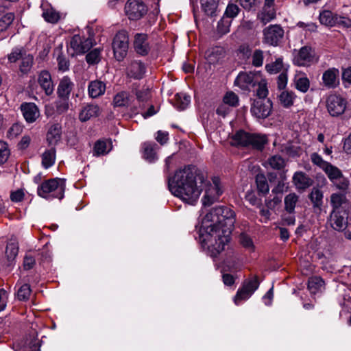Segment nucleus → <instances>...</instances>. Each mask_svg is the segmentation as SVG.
Returning <instances> with one entry per match:
<instances>
[{
	"mask_svg": "<svg viewBox=\"0 0 351 351\" xmlns=\"http://www.w3.org/2000/svg\"><path fill=\"white\" fill-rule=\"evenodd\" d=\"M240 242L244 247L253 250L254 243L252 239L248 235L241 234L240 235Z\"/></svg>",
	"mask_w": 351,
	"mask_h": 351,
	"instance_id": "nucleus-62",
	"label": "nucleus"
},
{
	"mask_svg": "<svg viewBox=\"0 0 351 351\" xmlns=\"http://www.w3.org/2000/svg\"><path fill=\"white\" fill-rule=\"evenodd\" d=\"M268 164L274 169H281L285 166V161L281 156L276 155L269 158Z\"/></svg>",
	"mask_w": 351,
	"mask_h": 351,
	"instance_id": "nucleus-51",
	"label": "nucleus"
},
{
	"mask_svg": "<svg viewBox=\"0 0 351 351\" xmlns=\"http://www.w3.org/2000/svg\"><path fill=\"white\" fill-rule=\"evenodd\" d=\"M202 8L204 12L209 16H213L217 8L216 0H202Z\"/></svg>",
	"mask_w": 351,
	"mask_h": 351,
	"instance_id": "nucleus-41",
	"label": "nucleus"
},
{
	"mask_svg": "<svg viewBox=\"0 0 351 351\" xmlns=\"http://www.w3.org/2000/svg\"><path fill=\"white\" fill-rule=\"evenodd\" d=\"M112 149V143L106 141H97L94 146L93 155L101 156L108 154Z\"/></svg>",
	"mask_w": 351,
	"mask_h": 351,
	"instance_id": "nucleus-34",
	"label": "nucleus"
},
{
	"mask_svg": "<svg viewBox=\"0 0 351 351\" xmlns=\"http://www.w3.org/2000/svg\"><path fill=\"white\" fill-rule=\"evenodd\" d=\"M336 16L337 14H334L330 10H324L320 12L319 19L321 24L326 26L334 27L336 26Z\"/></svg>",
	"mask_w": 351,
	"mask_h": 351,
	"instance_id": "nucleus-33",
	"label": "nucleus"
},
{
	"mask_svg": "<svg viewBox=\"0 0 351 351\" xmlns=\"http://www.w3.org/2000/svg\"><path fill=\"white\" fill-rule=\"evenodd\" d=\"M324 287V282L322 278L319 276H313L309 278L308 282V289L311 293L315 294L317 292L322 291Z\"/></svg>",
	"mask_w": 351,
	"mask_h": 351,
	"instance_id": "nucleus-35",
	"label": "nucleus"
},
{
	"mask_svg": "<svg viewBox=\"0 0 351 351\" xmlns=\"http://www.w3.org/2000/svg\"><path fill=\"white\" fill-rule=\"evenodd\" d=\"M276 17V10L272 7H263V10L258 14V19L263 22L264 24H266L275 19Z\"/></svg>",
	"mask_w": 351,
	"mask_h": 351,
	"instance_id": "nucleus-39",
	"label": "nucleus"
},
{
	"mask_svg": "<svg viewBox=\"0 0 351 351\" xmlns=\"http://www.w3.org/2000/svg\"><path fill=\"white\" fill-rule=\"evenodd\" d=\"M258 84V88L256 90V95L258 97V99H267L266 97L268 95V89L267 86V82L265 79L260 77V80L256 82Z\"/></svg>",
	"mask_w": 351,
	"mask_h": 351,
	"instance_id": "nucleus-43",
	"label": "nucleus"
},
{
	"mask_svg": "<svg viewBox=\"0 0 351 351\" xmlns=\"http://www.w3.org/2000/svg\"><path fill=\"white\" fill-rule=\"evenodd\" d=\"M191 103V97L185 93H178L176 95V108L179 110L186 109Z\"/></svg>",
	"mask_w": 351,
	"mask_h": 351,
	"instance_id": "nucleus-37",
	"label": "nucleus"
},
{
	"mask_svg": "<svg viewBox=\"0 0 351 351\" xmlns=\"http://www.w3.org/2000/svg\"><path fill=\"white\" fill-rule=\"evenodd\" d=\"M106 89V84L100 80L91 81L88 86V95L91 98H97L103 95Z\"/></svg>",
	"mask_w": 351,
	"mask_h": 351,
	"instance_id": "nucleus-25",
	"label": "nucleus"
},
{
	"mask_svg": "<svg viewBox=\"0 0 351 351\" xmlns=\"http://www.w3.org/2000/svg\"><path fill=\"white\" fill-rule=\"evenodd\" d=\"M330 226L337 231H343L348 225L346 213L343 211L333 210L330 215Z\"/></svg>",
	"mask_w": 351,
	"mask_h": 351,
	"instance_id": "nucleus-18",
	"label": "nucleus"
},
{
	"mask_svg": "<svg viewBox=\"0 0 351 351\" xmlns=\"http://www.w3.org/2000/svg\"><path fill=\"white\" fill-rule=\"evenodd\" d=\"M294 84L295 88L303 93H306L310 87L309 80L304 73L296 74Z\"/></svg>",
	"mask_w": 351,
	"mask_h": 351,
	"instance_id": "nucleus-30",
	"label": "nucleus"
},
{
	"mask_svg": "<svg viewBox=\"0 0 351 351\" xmlns=\"http://www.w3.org/2000/svg\"><path fill=\"white\" fill-rule=\"evenodd\" d=\"M328 176V179L332 182L337 189L346 191L349 186L348 180L344 177L341 171L336 166L330 163L323 171Z\"/></svg>",
	"mask_w": 351,
	"mask_h": 351,
	"instance_id": "nucleus-8",
	"label": "nucleus"
},
{
	"mask_svg": "<svg viewBox=\"0 0 351 351\" xmlns=\"http://www.w3.org/2000/svg\"><path fill=\"white\" fill-rule=\"evenodd\" d=\"M65 182L60 178H52L43 182L37 189L38 195L45 199H62L64 195Z\"/></svg>",
	"mask_w": 351,
	"mask_h": 351,
	"instance_id": "nucleus-4",
	"label": "nucleus"
},
{
	"mask_svg": "<svg viewBox=\"0 0 351 351\" xmlns=\"http://www.w3.org/2000/svg\"><path fill=\"white\" fill-rule=\"evenodd\" d=\"M310 199L315 207H319L322 204L323 193L320 190L314 189L310 194Z\"/></svg>",
	"mask_w": 351,
	"mask_h": 351,
	"instance_id": "nucleus-53",
	"label": "nucleus"
},
{
	"mask_svg": "<svg viewBox=\"0 0 351 351\" xmlns=\"http://www.w3.org/2000/svg\"><path fill=\"white\" fill-rule=\"evenodd\" d=\"M243 286L251 293H254L259 287V281L256 276H252L243 282Z\"/></svg>",
	"mask_w": 351,
	"mask_h": 351,
	"instance_id": "nucleus-52",
	"label": "nucleus"
},
{
	"mask_svg": "<svg viewBox=\"0 0 351 351\" xmlns=\"http://www.w3.org/2000/svg\"><path fill=\"white\" fill-rule=\"evenodd\" d=\"M61 134V126L59 124L51 125L47 134V141L49 144L56 145L60 141Z\"/></svg>",
	"mask_w": 351,
	"mask_h": 351,
	"instance_id": "nucleus-29",
	"label": "nucleus"
},
{
	"mask_svg": "<svg viewBox=\"0 0 351 351\" xmlns=\"http://www.w3.org/2000/svg\"><path fill=\"white\" fill-rule=\"evenodd\" d=\"M297 96L293 91L284 90L277 97L281 106L285 108H289L293 106Z\"/></svg>",
	"mask_w": 351,
	"mask_h": 351,
	"instance_id": "nucleus-27",
	"label": "nucleus"
},
{
	"mask_svg": "<svg viewBox=\"0 0 351 351\" xmlns=\"http://www.w3.org/2000/svg\"><path fill=\"white\" fill-rule=\"evenodd\" d=\"M293 182L298 189H305L311 186V180L303 172H295L293 177Z\"/></svg>",
	"mask_w": 351,
	"mask_h": 351,
	"instance_id": "nucleus-28",
	"label": "nucleus"
},
{
	"mask_svg": "<svg viewBox=\"0 0 351 351\" xmlns=\"http://www.w3.org/2000/svg\"><path fill=\"white\" fill-rule=\"evenodd\" d=\"M42 9V16L44 19L51 23H56L62 19H64L65 15L57 11L46 1H43L40 5Z\"/></svg>",
	"mask_w": 351,
	"mask_h": 351,
	"instance_id": "nucleus-17",
	"label": "nucleus"
},
{
	"mask_svg": "<svg viewBox=\"0 0 351 351\" xmlns=\"http://www.w3.org/2000/svg\"><path fill=\"white\" fill-rule=\"evenodd\" d=\"M134 47L136 53L140 55H147L150 49L147 42V35L136 34L134 37Z\"/></svg>",
	"mask_w": 351,
	"mask_h": 351,
	"instance_id": "nucleus-24",
	"label": "nucleus"
},
{
	"mask_svg": "<svg viewBox=\"0 0 351 351\" xmlns=\"http://www.w3.org/2000/svg\"><path fill=\"white\" fill-rule=\"evenodd\" d=\"M288 77L287 71H283L278 77L277 84L279 90H284L287 85Z\"/></svg>",
	"mask_w": 351,
	"mask_h": 351,
	"instance_id": "nucleus-60",
	"label": "nucleus"
},
{
	"mask_svg": "<svg viewBox=\"0 0 351 351\" xmlns=\"http://www.w3.org/2000/svg\"><path fill=\"white\" fill-rule=\"evenodd\" d=\"M14 19V15L12 12L4 14L0 19V32L6 30L12 23Z\"/></svg>",
	"mask_w": 351,
	"mask_h": 351,
	"instance_id": "nucleus-49",
	"label": "nucleus"
},
{
	"mask_svg": "<svg viewBox=\"0 0 351 351\" xmlns=\"http://www.w3.org/2000/svg\"><path fill=\"white\" fill-rule=\"evenodd\" d=\"M56 112L58 114L66 112L69 108V97H58V100L56 101Z\"/></svg>",
	"mask_w": 351,
	"mask_h": 351,
	"instance_id": "nucleus-46",
	"label": "nucleus"
},
{
	"mask_svg": "<svg viewBox=\"0 0 351 351\" xmlns=\"http://www.w3.org/2000/svg\"><path fill=\"white\" fill-rule=\"evenodd\" d=\"M22 132L23 126L19 123H14L8 130L7 136L8 138L13 139L18 136Z\"/></svg>",
	"mask_w": 351,
	"mask_h": 351,
	"instance_id": "nucleus-58",
	"label": "nucleus"
},
{
	"mask_svg": "<svg viewBox=\"0 0 351 351\" xmlns=\"http://www.w3.org/2000/svg\"><path fill=\"white\" fill-rule=\"evenodd\" d=\"M273 104L269 99H256L251 106L252 114L258 119H265L271 112Z\"/></svg>",
	"mask_w": 351,
	"mask_h": 351,
	"instance_id": "nucleus-13",
	"label": "nucleus"
},
{
	"mask_svg": "<svg viewBox=\"0 0 351 351\" xmlns=\"http://www.w3.org/2000/svg\"><path fill=\"white\" fill-rule=\"evenodd\" d=\"M245 199L252 206H259L261 204V199H258L252 191L247 192L245 195Z\"/></svg>",
	"mask_w": 351,
	"mask_h": 351,
	"instance_id": "nucleus-63",
	"label": "nucleus"
},
{
	"mask_svg": "<svg viewBox=\"0 0 351 351\" xmlns=\"http://www.w3.org/2000/svg\"><path fill=\"white\" fill-rule=\"evenodd\" d=\"M348 101L341 95L331 93L326 98V107L331 117H338L342 115L347 108Z\"/></svg>",
	"mask_w": 351,
	"mask_h": 351,
	"instance_id": "nucleus-6",
	"label": "nucleus"
},
{
	"mask_svg": "<svg viewBox=\"0 0 351 351\" xmlns=\"http://www.w3.org/2000/svg\"><path fill=\"white\" fill-rule=\"evenodd\" d=\"M100 114V108L97 104H87L82 107L79 113V119L85 122Z\"/></svg>",
	"mask_w": 351,
	"mask_h": 351,
	"instance_id": "nucleus-23",
	"label": "nucleus"
},
{
	"mask_svg": "<svg viewBox=\"0 0 351 351\" xmlns=\"http://www.w3.org/2000/svg\"><path fill=\"white\" fill-rule=\"evenodd\" d=\"M265 135L250 133L243 130L237 132L231 138V145L234 146L248 147L261 149L267 143Z\"/></svg>",
	"mask_w": 351,
	"mask_h": 351,
	"instance_id": "nucleus-5",
	"label": "nucleus"
},
{
	"mask_svg": "<svg viewBox=\"0 0 351 351\" xmlns=\"http://www.w3.org/2000/svg\"><path fill=\"white\" fill-rule=\"evenodd\" d=\"M23 116L28 123H32L40 116V110L38 106L32 102H24L20 106Z\"/></svg>",
	"mask_w": 351,
	"mask_h": 351,
	"instance_id": "nucleus-19",
	"label": "nucleus"
},
{
	"mask_svg": "<svg viewBox=\"0 0 351 351\" xmlns=\"http://www.w3.org/2000/svg\"><path fill=\"white\" fill-rule=\"evenodd\" d=\"M156 147V145L155 143H145L143 145V158L149 162H153L157 160Z\"/></svg>",
	"mask_w": 351,
	"mask_h": 351,
	"instance_id": "nucleus-31",
	"label": "nucleus"
},
{
	"mask_svg": "<svg viewBox=\"0 0 351 351\" xmlns=\"http://www.w3.org/2000/svg\"><path fill=\"white\" fill-rule=\"evenodd\" d=\"M298 195L294 193H289L285 196L284 199L285 208L288 213H294L295 206L298 202Z\"/></svg>",
	"mask_w": 351,
	"mask_h": 351,
	"instance_id": "nucleus-36",
	"label": "nucleus"
},
{
	"mask_svg": "<svg viewBox=\"0 0 351 351\" xmlns=\"http://www.w3.org/2000/svg\"><path fill=\"white\" fill-rule=\"evenodd\" d=\"M56 161V149L51 147L42 154V165L45 169L53 166Z\"/></svg>",
	"mask_w": 351,
	"mask_h": 351,
	"instance_id": "nucleus-32",
	"label": "nucleus"
},
{
	"mask_svg": "<svg viewBox=\"0 0 351 351\" xmlns=\"http://www.w3.org/2000/svg\"><path fill=\"white\" fill-rule=\"evenodd\" d=\"M266 71L270 74H276L283 71L284 64L282 58H278L274 62L265 65Z\"/></svg>",
	"mask_w": 351,
	"mask_h": 351,
	"instance_id": "nucleus-40",
	"label": "nucleus"
},
{
	"mask_svg": "<svg viewBox=\"0 0 351 351\" xmlns=\"http://www.w3.org/2000/svg\"><path fill=\"white\" fill-rule=\"evenodd\" d=\"M346 201V195L343 193H332L330 196V204L333 207V210H339L338 209Z\"/></svg>",
	"mask_w": 351,
	"mask_h": 351,
	"instance_id": "nucleus-44",
	"label": "nucleus"
},
{
	"mask_svg": "<svg viewBox=\"0 0 351 351\" xmlns=\"http://www.w3.org/2000/svg\"><path fill=\"white\" fill-rule=\"evenodd\" d=\"M311 162L324 171L330 162L324 160L323 158L317 153L313 152L310 156Z\"/></svg>",
	"mask_w": 351,
	"mask_h": 351,
	"instance_id": "nucleus-47",
	"label": "nucleus"
},
{
	"mask_svg": "<svg viewBox=\"0 0 351 351\" xmlns=\"http://www.w3.org/2000/svg\"><path fill=\"white\" fill-rule=\"evenodd\" d=\"M10 154L7 143L0 141V164H4L8 160Z\"/></svg>",
	"mask_w": 351,
	"mask_h": 351,
	"instance_id": "nucleus-55",
	"label": "nucleus"
},
{
	"mask_svg": "<svg viewBox=\"0 0 351 351\" xmlns=\"http://www.w3.org/2000/svg\"><path fill=\"white\" fill-rule=\"evenodd\" d=\"M145 73V66L141 61H132L127 67V75L134 79H141Z\"/></svg>",
	"mask_w": 351,
	"mask_h": 351,
	"instance_id": "nucleus-22",
	"label": "nucleus"
},
{
	"mask_svg": "<svg viewBox=\"0 0 351 351\" xmlns=\"http://www.w3.org/2000/svg\"><path fill=\"white\" fill-rule=\"evenodd\" d=\"M19 248L16 244L11 243L6 246L5 254L9 260H13L18 254Z\"/></svg>",
	"mask_w": 351,
	"mask_h": 351,
	"instance_id": "nucleus-59",
	"label": "nucleus"
},
{
	"mask_svg": "<svg viewBox=\"0 0 351 351\" xmlns=\"http://www.w3.org/2000/svg\"><path fill=\"white\" fill-rule=\"evenodd\" d=\"M264 52L261 49H256L252 54V64L255 67H261L263 64Z\"/></svg>",
	"mask_w": 351,
	"mask_h": 351,
	"instance_id": "nucleus-48",
	"label": "nucleus"
},
{
	"mask_svg": "<svg viewBox=\"0 0 351 351\" xmlns=\"http://www.w3.org/2000/svg\"><path fill=\"white\" fill-rule=\"evenodd\" d=\"M261 76L260 72H241L235 79L234 84L242 90H250L256 84Z\"/></svg>",
	"mask_w": 351,
	"mask_h": 351,
	"instance_id": "nucleus-14",
	"label": "nucleus"
},
{
	"mask_svg": "<svg viewBox=\"0 0 351 351\" xmlns=\"http://www.w3.org/2000/svg\"><path fill=\"white\" fill-rule=\"evenodd\" d=\"M263 32V42L271 46H277L284 36V29L278 25H270Z\"/></svg>",
	"mask_w": 351,
	"mask_h": 351,
	"instance_id": "nucleus-11",
	"label": "nucleus"
},
{
	"mask_svg": "<svg viewBox=\"0 0 351 351\" xmlns=\"http://www.w3.org/2000/svg\"><path fill=\"white\" fill-rule=\"evenodd\" d=\"M101 50L99 48H96L90 51L86 56V60L88 64H94L100 61Z\"/></svg>",
	"mask_w": 351,
	"mask_h": 351,
	"instance_id": "nucleus-50",
	"label": "nucleus"
},
{
	"mask_svg": "<svg viewBox=\"0 0 351 351\" xmlns=\"http://www.w3.org/2000/svg\"><path fill=\"white\" fill-rule=\"evenodd\" d=\"M136 99L131 107V116L138 114L145 109L146 104L150 99L151 90L149 88L143 87L135 92Z\"/></svg>",
	"mask_w": 351,
	"mask_h": 351,
	"instance_id": "nucleus-12",
	"label": "nucleus"
},
{
	"mask_svg": "<svg viewBox=\"0 0 351 351\" xmlns=\"http://www.w3.org/2000/svg\"><path fill=\"white\" fill-rule=\"evenodd\" d=\"M34 58L30 54H25L21 59L19 66L20 71L23 73H27L30 71L33 64Z\"/></svg>",
	"mask_w": 351,
	"mask_h": 351,
	"instance_id": "nucleus-42",
	"label": "nucleus"
},
{
	"mask_svg": "<svg viewBox=\"0 0 351 351\" xmlns=\"http://www.w3.org/2000/svg\"><path fill=\"white\" fill-rule=\"evenodd\" d=\"M90 31V29L88 27L86 33L80 32L71 37L69 50L72 51V56L84 54L95 45L93 34Z\"/></svg>",
	"mask_w": 351,
	"mask_h": 351,
	"instance_id": "nucleus-3",
	"label": "nucleus"
},
{
	"mask_svg": "<svg viewBox=\"0 0 351 351\" xmlns=\"http://www.w3.org/2000/svg\"><path fill=\"white\" fill-rule=\"evenodd\" d=\"M293 62L300 66H308L318 61L315 50L311 46H304L293 52Z\"/></svg>",
	"mask_w": 351,
	"mask_h": 351,
	"instance_id": "nucleus-7",
	"label": "nucleus"
},
{
	"mask_svg": "<svg viewBox=\"0 0 351 351\" xmlns=\"http://www.w3.org/2000/svg\"><path fill=\"white\" fill-rule=\"evenodd\" d=\"M38 82L47 95H51L53 93L54 86L51 74L47 71H42L39 73Z\"/></svg>",
	"mask_w": 351,
	"mask_h": 351,
	"instance_id": "nucleus-21",
	"label": "nucleus"
},
{
	"mask_svg": "<svg viewBox=\"0 0 351 351\" xmlns=\"http://www.w3.org/2000/svg\"><path fill=\"white\" fill-rule=\"evenodd\" d=\"M240 11L239 6L234 3H228L223 18L218 22L217 29L219 33L226 34L230 31V21L226 20V18L233 19L236 17Z\"/></svg>",
	"mask_w": 351,
	"mask_h": 351,
	"instance_id": "nucleus-15",
	"label": "nucleus"
},
{
	"mask_svg": "<svg viewBox=\"0 0 351 351\" xmlns=\"http://www.w3.org/2000/svg\"><path fill=\"white\" fill-rule=\"evenodd\" d=\"M256 183L259 193L265 195L269 193V187L265 175L258 174L256 176Z\"/></svg>",
	"mask_w": 351,
	"mask_h": 351,
	"instance_id": "nucleus-38",
	"label": "nucleus"
},
{
	"mask_svg": "<svg viewBox=\"0 0 351 351\" xmlns=\"http://www.w3.org/2000/svg\"><path fill=\"white\" fill-rule=\"evenodd\" d=\"M128 41V36L125 31H120L115 35L112 42V49L117 60L122 61L126 56Z\"/></svg>",
	"mask_w": 351,
	"mask_h": 351,
	"instance_id": "nucleus-9",
	"label": "nucleus"
},
{
	"mask_svg": "<svg viewBox=\"0 0 351 351\" xmlns=\"http://www.w3.org/2000/svg\"><path fill=\"white\" fill-rule=\"evenodd\" d=\"M223 101L224 104L230 106H236L238 104L239 98L233 92H228L224 95Z\"/></svg>",
	"mask_w": 351,
	"mask_h": 351,
	"instance_id": "nucleus-57",
	"label": "nucleus"
},
{
	"mask_svg": "<svg viewBox=\"0 0 351 351\" xmlns=\"http://www.w3.org/2000/svg\"><path fill=\"white\" fill-rule=\"evenodd\" d=\"M30 293V286L28 284H24L18 290L17 296L20 300H27L29 299Z\"/></svg>",
	"mask_w": 351,
	"mask_h": 351,
	"instance_id": "nucleus-56",
	"label": "nucleus"
},
{
	"mask_svg": "<svg viewBox=\"0 0 351 351\" xmlns=\"http://www.w3.org/2000/svg\"><path fill=\"white\" fill-rule=\"evenodd\" d=\"M235 223L234 212L227 207L212 208L202 219L198 228L199 241L211 257H216L230 241Z\"/></svg>",
	"mask_w": 351,
	"mask_h": 351,
	"instance_id": "nucleus-2",
	"label": "nucleus"
},
{
	"mask_svg": "<svg viewBox=\"0 0 351 351\" xmlns=\"http://www.w3.org/2000/svg\"><path fill=\"white\" fill-rule=\"evenodd\" d=\"M22 51L21 48L13 49L12 52L8 55L9 62H16L20 58L22 59V57L24 56L22 54Z\"/></svg>",
	"mask_w": 351,
	"mask_h": 351,
	"instance_id": "nucleus-61",
	"label": "nucleus"
},
{
	"mask_svg": "<svg viewBox=\"0 0 351 351\" xmlns=\"http://www.w3.org/2000/svg\"><path fill=\"white\" fill-rule=\"evenodd\" d=\"M40 347L39 340L32 338L25 342L23 351H40Z\"/></svg>",
	"mask_w": 351,
	"mask_h": 351,
	"instance_id": "nucleus-54",
	"label": "nucleus"
},
{
	"mask_svg": "<svg viewBox=\"0 0 351 351\" xmlns=\"http://www.w3.org/2000/svg\"><path fill=\"white\" fill-rule=\"evenodd\" d=\"M206 178L195 166H185L176 171L168 179L171 193L183 202L194 205L198 200L204 186H206L202 198L204 206H210L218 200L222 194L218 178L213 179V183L206 184Z\"/></svg>",
	"mask_w": 351,
	"mask_h": 351,
	"instance_id": "nucleus-1",
	"label": "nucleus"
},
{
	"mask_svg": "<svg viewBox=\"0 0 351 351\" xmlns=\"http://www.w3.org/2000/svg\"><path fill=\"white\" fill-rule=\"evenodd\" d=\"M125 12L130 20H138L147 12V7L142 0H128Z\"/></svg>",
	"mask_w": 351,
	"mask_h": 351,
	"instance_id": "nucleus-10",
	"label": "nucleus"
},
{
	"mask_svg": "<svg viewBox=\"0 0 351 351\" xmlns=\"http://www.w3.org/2000/svg\"><path fill=\"white\" fill-rule=\"evenodd\" d=\"M134 101V97L128 91H120L113 97L112 104L114 108H121L131 114V107Z\"/></svg>",
	"mask_w": 351,
	"mask_h": 351,
	"instance_id": "nucleus-16",
	"label": "nucleus"
},
{
	"mask_svg": "<svg viewBox=\"0 0 351 351\" xmlns=\"http://www.w3.org/2000/svg\"><path fill=\"white\" fill-rule=\"evenodd\" d=\"M252 294L247 289L242 286L234 296V302L236 305H239L242 301L249 299Z\"/></svg>",
	"mask_w": 351,
	"mask_h": 351,
	"instance_id": "nucleus-45",
	"label": "nucleus"
},
{
	"mask_svg": "<svg viewBox=\"0 0 351 351\" xmlns=\"http://www.w3.org/2000/svg\"><path fill=\"white\" fill-rule=\"evenodd\" d=\"M339 71L336 68H330L325 71L322 75V82L324 86L328 88H335L339 83Z\"/></svg>",
	"mask_w": 351,
	"mask_h": 351,
	"instance_id": "nucleus-20",
	"label": "nucleus"
},
{
	"mask_svg": "<svg viewBox=\"0 0 351 351\" xmlns=\"http://www.w3.org/2000/svg\"><path fill=\"white\" fill-rule=\"evenodd\" d=\"M74 86L73 82L68 76H64L60 81L57 88L58 97H68Z\"/></svg>",
	"mask_w": 351,
	"mask_h": 351,
	"instance_id": "nucleus-26",
	"label": "nucleus"
},
{
	"mask_svg": "<svg viewBox=\"0 0 351 351\" xmlns=\"http://www.w3.org/2000/svg\"><path fill=\"white\" fill-rule=\"evenodd\" d=\"M155 138L160 145H163L166 144L169 140V133L167 132L158 130Z\"/></svg>",
	"mask_w": 351,
	"mask_h": 351,
	"instance_id": "nucleus-64",
	"label": "nucleus"
}]
</instances>
